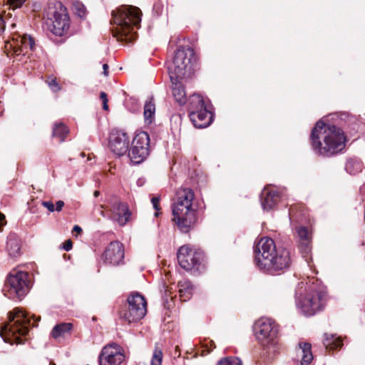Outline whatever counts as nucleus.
<instances>
[{
    "label": "nucleus",
    "mask_w": 365,
    "mask_h": 365,
    "mask_svg": "<svg viewBox=\"0 0 365 365\" xmlns=\"http://www.w3.org/2000/svg\"><path fill=\"white\" fill-rule=\"evenodd\" d=\"M121 349L115 343L104 346L98 356L99 365H120L125 357Z\"/></svg>",
    "instance_id": "16"
},
{
    "label": "nucleus",
    "mask_w": 365,
    "mask_h": 365,
    "mask_svg": "<svg viewBox=\"0 0 365 365\" xmlns=\"http://www.w3.org/2000/svg\"><path fill=\"white\" fill-rule=\"evenodd\" d=\"M6 224L5 216L0 213V231L1 230L3 226Z\"/></svg>",
    "instance_id": "43"
},
{
    "label": "nucleus",
    "mask_w": 365,
    "mask_h": 365,
    "mask_svg": "<svg viewBox=\"0 0 365 365\" xmlns=\"http://www.w3.org/2000/svg\"><path fill=\"white\" fill-rule=\"evenodd\" d=\"M178 261L180 267L187 271H200L204 259V255L200 251H194L188 246H182L178 251Z\"/></svg>",
    "instance_id": "13"
},
{
    "label": "nucleus",
    "mask_w": 365,
    "mask_h": 365,
    "mask_svg": "<svg viewBox=\"0 0 365 365\" xmlns=\"http://www.w3.org/2000/svg\"><path fill=\"white\" fill-rule=\"evenodd\" d=\"M145 116V121L146 123H151L154 119L155 115H144Z\"/></svg>",
    "instance_id": "44"
},
{
    "label": "nucleus",
    "mask_w": 365,
    "mask_h": 365,
    "mask_svg": "<svg viewBox=\"0 0 365 365\" xmlns=\"http://www.w3.org/2000/svg\"><path fill=\"white\" fill-rule=\"evenodd\" d=\"M170 81L172 83L173 98L179 106L184 105L187 100L184 87L178 79H173Z\"/></svg>",
    "instance_id": "22"
},
{
    "label": "nucleus",
    "mask_w": 365,
    "mask_h": 365,
    "mask_svg": "<svg viewBox=\"0 0 365 365\" xmlns=\"http://www.w3.org/2000/svg\"><path fill=\"white\" fill-rule=\"evenodd\" d=\"M146 305L147 302L143 295L137 292L132 293L128 297L125 307L119 312V317L128 323L138 322L146 314Z\"/></svg>",
    "instance_id": "11"
},
{
    "label": "nucleus",
    "mask_w": 365,
    "mask_h": 365,
    "mask_svg": "<svg viewBox=\"0 0 365 365\" xmlns=\"http://www.w3.org/2000/svg\"><path fill=\"white\" fill-rule=\"evenodd\" d=\"M150 154V137L147 132L137 133L128 150V157L134 164L143 162Z\"/></svg>",
    "instance_id": "12"
},
{
    "label": "nucleus",
    "mask_w": 365,
    "mask_h": 365,
    "mask_svg": "<svg viewBox=\"0 0 365 365\" xmlns=\"http://www.w3.org/2000/svg\"><path fill=\"white\" fill-rule=\"evenodd\" d=\"M163 359L162 351L156 348L153 354L150 365H161Z\"/></svg>",
    "instance_id": "33"
},
{
    "label": "nucleus",
    "mask_w": 365,
    "mask_h": 365,
    "mask_svg": "<svg viewBox=\"0 0 365 365\" xmlns=\"http://www.w3.org/2000/svg\"><path fill=\"white\" fill-rule=\"evenodd\" d=\"M28 277L29 274L26 272L13 270L2 289L4 294L13 300L21 301L30 289Z\"/></svg>",
    "instance_id": "9"
},
{
    "label": "nucleus",
    "mask_w": 365,
    "mask_h": 365,
    "mask_svg": "<svg viewBox=\"0 0 365 365\" xmlns=\"http://www.w3.org/2000/svg\"><path fill=\"white\" fill-rule=\"evenodd\" d=\"M347 138L344 130L334 125L319 120L310 134V143L314 152L323 157H331L341 152Z\"/></svg>",
    "instance_id": "2"
},
{
    "label": "nucleus",
    "mask_w": 365,
    "mask_h": 365,
    "mask_svg": "<svg viewBox=\"0 0 365 365\" xmlns=\"http://www.w3.org/2000/svg\"><path fill=\"white\" fill-rule=\"evenodd\" d=\"M41 205L47 208L49 212H53L55 211V206L51 201H42Z\"/></svg>",
    "instance_id": "38"
},
{
    "label": "nucleus",
    "mask_w": 365,
    "mask_h": 365,
    "mask_svg": "<svg viewBox=\"0 0 365 365\" xmlns=\"http://www.w3.org/2000/svg\"><path fill=\"white\" fill-rule=\"evenodd\" d=\"M130 137L123 129L113 128L108 136V148L114 154L122 156L128 152Z\"/></svg>",
    "instance_id": "14"
},
{
    "label": "nucleus",
    "mask_w": 365,
    "mask_h": 365,
    "mask_svg": "<svg viewBox=\"0 0 365 365\" xmlns=\"http://www.w3.org/2000/svg\"><path fill=\"white\" fill-rule=\"evenodd\" d=\"M194 199L195 193L192 189L181 187L176 191L172 205L173 221L184 233L189 232L197 222V210L192 205Z\"/></svg>",
    "instance_id": "4"
},
{
    "label": "nucleus",
    "mask_w": 365,
    "mask_h": 365,
    "mask_svg": "<svg viewBox=\"0 0 365 365\" xmlns=\"http://www.w3.org/2000/svg\"><path fill=\"white\" fill-rule=\"evenodd\" d=\"M295 210V206H291L289 208V217L291 220L294 218V212Z\"/></svg>",
    "instance_id": "45"
},
{
    "label": "nucleus",
    "mask_w": 365,
    "mask_h": 365,
    "mask_svg": "<svg viewBox=\"0 0 365 365\" xmlns=\"http://www.w3.org/2000/svg\"><path fill=\"white\" fill-rule=\"evenodd\" d=\"M311 348L312 345L310 343L303 342L299 344L298 351H300L302 354L301 365H309L312 362L313 355Z\"/></svg>",
    "instance_id": "23"
},
{
    "label": "nucleus",
    "mask_w": 365,
    "mask_h": 365,
    "mask_svg": "<svg viewBox=\"0 0 365 365\" xmlns=\"http://www.w3.org/2000/svg\"><path fill=\"white\" fill-rule=\"evenodd\" d=\"M73 247V242L71 240H67L65 241V242L63 244L62 248L66 251H69L72 249Z\"/></svg>",
    "instance_id": "40"
},
{
    "label": "nucleus",
    "mask_w": 365,
    "mask_h": 365,
    "mask_svg": "<svg viewBox=\"0 0 365 365\" xmlns=\"http://www.w3.org/2000/svg\"><path fill=\"white\" fill-rule=\"evenodd\" d=\"M188 101L190 106L189 114H215V108L210 100L205 101L198 94L190 96Z\"/></svg>",
    "instance_id": "17"
},
{
    "label": "nucleus",
    "mask_w": 365,
    "mask_h": 365,
    "mask_svg": "<svg viewBox=\"0 0 365 365\" xmlns=\"http://www.w3.org/2000/svg\"><path fill=\"white\" fill-rule=\"evenodd\" d=\"M192 125L196 128H205L214 120V115H188Z\"/></svg>",
    "instance_id": "24"
},
{
    "label": "nucleus",
    "mask_w": 365,
    "mask_h": 365,
    "mask_svg": "<svg viewBox=\"0 0 365 365\" xmlns=\"http://www.w3.org/2000/svg\"><path fill=\"white\" fill-rule=\"evenodd\" d=\"M46 25L48 30L56 36H62L70 26V18L67 9L61 2L49 4L47 11Z\"/></svg>",
    "instance_id": "8"
},
{
    "label": "nucleus",
    "mask_w": 365,
    "mask_h": 365,
    "mask_svg": "<svg viewBox=\"0 0 365 365\" xmlns=\"http://www.w3.org/2000/svg\"><path fill=\"white\" fill-rule=\"evenodd\" d=\"M55 86V87H56V89L58 90L59 89V87L56 81V80H52L51 82L50 83V86Z\"/></svg>",
    "instance_id": "48"
},
{
    "label": "nucleus",
    "mask_w": 365,
    "mask_h": 365,
    "mask_svg": "<svg viewBox=\"0 0 365 365\" xmlns=\"http://www.w3.org/2000/svg\"><path fill=\"white\" fill-rule=\"evenodd\" d=\"M36 322L32 324L36 326ZM31 327V317L27 313L21 309L16 308L13 312L9 313V322L1 328L0 336L4 341L9 342L7 339L4 336L5 334L14 337V341L17 344L22 343L20 339L21 336H25L29 333Z\"/></svg>",
    "instance_id": "6"
},
{
    "label": "nucleus",
    "mask_w": 365,
    "mask_h": 365,
    "mask_svg": "<svg viewBox=\"0 0 365 365\" xmlns=\"http://www.w3.org/2000/svg\"><path fill=\"white\" fill-rule=\"evenodd\" d=\"M324 336L323 344L327 349L336 350L343 346L341 339L336 336V335L325 334Z\"/></svg>",
    "instance_id": "26"
},
{
    "label": "nucleus",
    "mask_w": 365,
    "mask_h": 365,
    "mask_svg": "<svg viewBox=\"0 0 365 365\" xmlns=\"http://www.w3.org/2000/svg\"><path fill=\"white\" fill-rule=\"evenodd\" d=\"M255 262L262 272L277 274L288 269L292 259L290 251L284 247H277L270 237H262L254 247Z\"/></svg>",
    "instance_id": "1"
},
{
    "label": "nucleus",
    "mask_w": 365,
    "mask_h": 365,
    "mask_svg": "<svg viewBox=\"0 0 365 365\" xmlns=\"http://www.w3.org/2000/svg\"><path fill=\"white\" fill-rule=\"evenodd\" d=\"M155 104L154 102V98L153 97H150L145 103L143 114H155Z\"/></svg>",
    "instance_id": "32"
},
{
    "label": "nucleus",
    "mask_w": 365,
    "mask_h": 365,
    "mask_svg": "<svg viewBox=\"0 0 365 365\" xmlns=\"http://www.w3.org/2000/svg\"><path fill=\"white\" fill-rule=\"evenodd\" d=\"M68 129L61 123H56L53 129V137L58 138L59 143L64 141Z\"/></svg>",
    "instance_id": "28"
},
{
    "label": "nucleus",
    "mask_w": 365,
    "mask_h": 365,
    "mask_svg": "<svg viewBox=\"0 0 365 365\" xmlns=\"http://www.w3.org/2000/svg\"><path fill=\"white\" fill-rule=\"evenodd\" d=\"M311 242L312 240H304V241L298 242L299 250L304 257H306L311 252Z\"/></svg>",
    "instance_id": "31"
},
{
    "label": "nucleus",
    "mask_w": 365,
    "mask_h": 365,
    "mask_svg": "<svg viewBox=\"0 0 365 365\" xmlns=\"http://www.w3.org/2000/svg\"><path fill=\"white\" fill-rule=\"evenodd\" d=\"M100 98L102 100L103 109L106 111H108V99L107 97V94L103 91L101 92Z\"/></svg>",
    "instance_id": "35"
},
{
    "label": "nucleus",
    "mask_w": 365,
    "mask_h": 365,
    "mask_svg": "<svg viewBox=\"0 0 365 365\" xmlns=\"http://www.w3.org/2000/svg\"><path fill=\"white\" fill-rule=\"evenodd\" d=\"M76 11L77 15L79 17L83 18L86 16V8H85L84 5L80 4L76 5Z\"/></svg>",
    "instance_id": "36"
},
{
    "label": "nucleus",
    "mask_w": 365,
    "mask_h": 365,
    "mask_svg": "<svg viewBox=\"0 0 365 365\" xmlns=\"http://www.w3.org/2000/svg\"><path fill=\"white\" fill-rule=\"evenodd\" d=\"M110 24L115 25L112 29L113 35L118 41L131 43L137 38L135 29L140 26L142 12L133 6L123 5L111 13Z\"/></svg>",
    "instance_id": "3"
},
{
    "label": "nucleus",
    "mask_w": 365,
    "mask_h": 365,
    "mask_svg": "<svg viewBox=\"0 0 365 365\" xmlns=\"http://www.w3.org/2000/svg\"><path fill=\"white\" fill-rule=\"evenodd\" d=\"M87 365H89V364H87Z\"/></svg>",
    "instance_id": "51"
},
{
    "label": "nucleus",
    "mask_w": 365,
    "mask_h": 365,
    "mask_svg": "<svg viewBox=\"0 0 365 365\" xmlns=\"http://www.w3.org/2000/svg\"><path fill=\"white\" fill-rule=\"evenodd\" d=\"M50 365H56L53 362H51Z\"/></svg>",
    "instance_id": "50"
},
{
    "label": "nucleus",
    "mask_w": 365,
    "mask_h": 365,
    "mask_svg": "<svg viewBox=\"0 0 365 365\" xmlns=\"http://www.w3.org/2000/svg\"><path fill=\"white\" fill-rule=\"evenodd\" d=\"M111 207L113 212L118 215V223L120 225H125L131 216V212L130 211L128 205L122 202L118 199H114L111 202Z\"/></svg>",
    "instance_id": "20"
},
{
    "label": "nucleus",
    "mask_w": 365,
    "mask_h": 365,
    "mask_svg": "<svg viewBox=\"0 0 365 365\" xmlns=\"http://www.w3.org/2000/svg\"><path fill=\"white\" fill-rule=\"evenodd\" d=\"M56 205V206L55 207V211L60 212L62 210V208L64 206V202L62 200H58Z\"/></svg>",
    "instance_id": "41"
},
{
    "label": "nucleus",
    "mask_w": 365,
    "mask_h": 365,
    "mask_svg": "<svg viewBox=\"0 0 365 365\" xmlns=\"http://www.w3.org/2000/svg\"><path fill=\"white\" fill-rule=\"evenodd\" d=\"M151 202L153 204V208L156 211H159L160 210V205H159V202H160V197H152Z\"/></svg>",
    "instance_id": "39"
},
{
    "label": "nucleus",
    "mask_w": 365,
    "mask_h": 365,
    "mask_svg": "<svg viewBox=\"0 0 365 365\" xmlns=\"http://www.w3.org/2000/svg\"><path fill=\"white\" fill-rule=\"evenodd\" d=\"M180 298L182 301H187L193 293V285L190 281H180L178 282Z\"/></svg>",
    "instance_id": "25"
},
{
    "label": "nucleus",
    "mask_w": 365,
    "mask_h": 365,
    "mask_svg": "<svg viewBox=\"0 0 365 365\" xmlns=\"http://www.w3.org/2000/svg\"><path fill=\"white\" fill-rule=\"evenodd\" d=\"M103 258L106 263L113 265L119 264L124 259L123 245L118 241L110 242L103 255Z\"/></svg>",
    "instance_id": "18"
},
{
    "label": "nucleus",
    "mask_w": 365,
    "mask_h": 365,
    "mask_svg": "<svg viewBox=\"0 0 365 365\" xmlns=\"http://www.w3.org/2000/svg\"><path fill=\"white\" fill-rule=\"evenodd\" d=\"M279 192L274 190H269L264 187L260 195V202L262 209L264 211H269L274 209L279 201Z\"/></svg>",
    "instance_id": "19"
},
{
    "label": "nucleus",
    "mask_w": 365,
    "mask_h": 365,
    "mask_svg": "<svg viewBox=\"0 0 365 365\" xmlns=\"http://www.w3.org/2000/svg\"><path fill=\"white\" fill-rule=\"evenodd\" d=\"M5 29V22L3 17L0 16V36L4 33Z\"/></svg>",
    "instance_id": "42"
},
{
    "label": "nucleus",
    "mask_w": 365,
    "mask_h": 365,
    "mask_svg": "<svg viewBox=\"0 0 365 365\" xmlns=\"http://www.w3.org/2000/svg\"><path fill=\"white\" fill-rule=\"evenodd\" d=\"M99 195H100V192H99V191H98V190H96V191L94 192V193H93V195H94V197H98V196H99Z\"/></svg>",
    "instance_id": "49"
},
{
    "label": "nucleus",
    "mask_w": 365,
    "mask_h": 365,
    "mask_svg": "<svg viewBox=\"0 0 365 365\" xmlns=\"http://www.w3.org/2000/svg\"><path fill=\"white\" fill-rule=\"evenodd\" d=\"M36 47L34 38L30 35H16L13 36L11 41L5 42V48L7 51H12L14 54L25 55L29 50L34 51Z\"/></svg>",
    "instance_id": "15"
},
{
    "label": "nucleus",
    "mask_w": 365,
    "mask_h": 365,
    "mask_svg": "<svg viewBox=\"0 0 365 365\" xmlns=\"http://www.w3.org/2000/svg\"><path fill=\"white\" fill-rule=\"evenodd\" d=\"M324 296L325 292L322 286L314 282L309 285L305 297L298 302L303 314L309 317L322 310Z\"/></svg>",
    "instance_id": "10"
},
{
    "label": "nucleus",
    "mask_w": 365,
    "mask_h": 365,
    "mask_svg": "<svg viewBox=\"0 0 365 365\" xmlns=\"http://www.w3.org/2000/svg\"><path fill=\"white\" fill-rule=\"evenodd\" d=\"M195 60V53L190 46L179 47L173 58L168 65V71L170 81L180 79L187 73H190Z\"/></svg>",
    "instance_id": "7"
},
{
    "label": "nucleus",
    "mask_w": 365,
    "mask_h": 365,
    "mask_svg": "<svg viewBox=\"0 0 365 365\" xmlns=\"http://www.w3.org/2000/svg\"><path fill=\"white\" fill-rule=\"evenodd\" d=\"M21 240L15 233H10L7 237L6 250L11 257H17L21 255Z\"/></svg>",
    "instance_id": "21"
},
{
    "label": "nucleus",
    "mask_w": 365,
    "mask_h": 365,
    "mask_svg": "<svg viewBox=\"0 0 365 365\" xmlns=\"http://www.w3.org/2000/svg\"><path fill=\"white\" fill-rule=\"evenodd\" d=\"M296 237L298 239V242L304 241V240H312L311 233L307 227L304 226H296L294 228Z\"/></svg>",
    "instance_id": "29"
},
{
    "label": "nucleus",
    "mask_w": 365,
    "mask_h": 365,
    "mask_svg": "<svg viewBox=\"0 0 365 365\" xmlns=\"http://www.w3.org/2000/svg\"><path fill=\"white\" fill-rule=\"evenodd\" d=\"M254 331L258 341L264 346L263 355L271 360L279 350L278 327L274 321L268 318H262L255 322Z\"/></svg>",
    "instance_id": "5"
},
{
    "label": "nucleus",
    "mask_w": 365,
    "mask_h": 365,
    "mask_svg": "<svg viewBox=\"0 0 365 365\" xmlns=\"http://www.w3.org/2000/svg\"><path fill=\"white\" fill-rule=\"evenodd\" d=\"M25 0H8V4L10 7H12L13 9L19 8L21 6Z\"/></svg>",
    "instance_id": "37"
},
{
    "label": "nucleus",
    "mask_w": 365,
    "mask_h": 365,
    "mask_svg": "<svg viewBox=\"0 0 365 365\" xmlns=\"http://www.w3.org/2000/svg\"><path fill=\"white\" fill-rule=\"evenodd\" d=\"M73 328L71 323H61L56 324L51 332V336L57 339L58 337L64 336L66 334H68Z\"/></svg>",
    "instance_id": "27"
},
{
    "label": "nucleus",
    "mask_w": 365,
    "mask_h": 365,
    "mask_svg": "<svg viewBox=\"0 0 365 365\" xmlns=\"http://www.w3.org/2000/svg\"><path fill=\"white\" fill-rule=\"evenodd\" d=\"M217 365H242L241 361L237 357H230L221 359Z\"/></svg>",
    "instance_id": "34"
},
{
    "label": "nucleus",
    "mask_w": 365,
    "mask_h": 365,
    "mask_svg": "<svg viewBox=\"0 0 365 365\" xmlns=\"http://www.w3.org/2000/svg\"><path fill=\"white\" fill-rule=\"evenodd\" d=\"M103 74L105 76H108V64H106V63L103 64Z\"/></svg>",
    "instance_id": "46"
},
{
    "label": "nucleus",
    "mask_w": 365,
    "mask_h": 365,
    "mask_svg": "<svg viewBox=\"0 0 365 365\" xmlns=\"http://www.w3.org/2000/svg\"><path fill=\"white\" fill-rule=\"evenodd\" d=\"M361 167L362 166L360 163L353 160H349L346 163L345 170L351 175H356L361 170Z\"/></svg>",
    "instance_id": "30"
},
{
    "label": "nucleus",
    "mask_w": 365,
    "mask_h": 365,
    "mask_svg": "<svg viewBox=\"0 0 365 365\" xmlns=\"http://www.w3.org/2000/svg\"><path fill=\"white\" fill-rule=\"evenodd\" d=\"M73 231L77 232L78 233H81L83 232V230L80 226L75 225L73 228Z\"/></svg>",
    "instance_id": "47"
}]
</instances>
